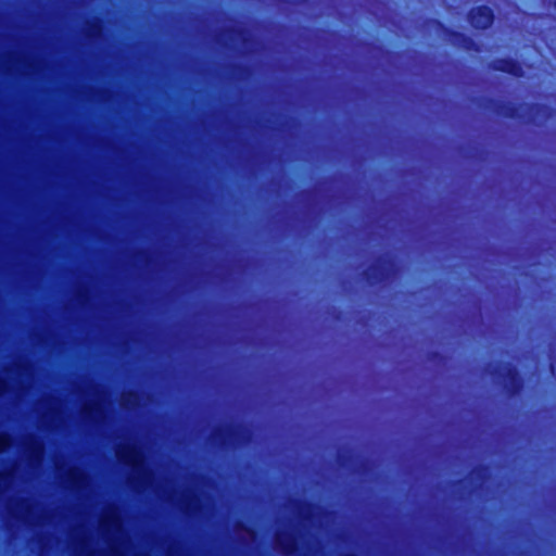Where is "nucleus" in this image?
<instances>
[{"instance_id": "1", "label": "nucleus", "mask_w": 556, "mask_h": 556, "mask_svg": "<svg viewBox=\"0 0 556 556\" xmlns=\"http://www.w3.org/2000/svg\"><path fill=\"white\" fill-rule=\"evenodd\" d=\"M470 21L477 28H486L492 23V13L488 8H479L471 12Z\"/></svg>"}]
</instances>
